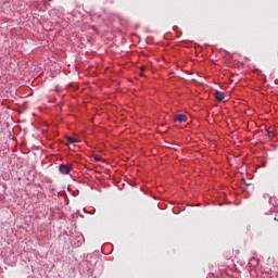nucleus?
Returning <instances> with one entry per match:
<instances>
[{"label": "nucleus", "mask_w": 278, "mask_h": 278, "mask_svg": "<svg viewBox=\"0 0 278 278\" xmlns=\"http://www.w3.org/2000/svg\"><path fill=\"white\" fill-rule=\"evenodd\" d=\"M96 160H97L98 162H101V159H99V157H96Z\"/></svg>", "instance_id": "nucleus-5"}, {"label": "nucleus", "mask_w": 278, "mask_h": 278, "mask_svg": "<svg viewBox=\"0 0 278 278\" xmlns=\"http://www.w3.org/2000/svg\"><path fill=\"white\" fill-rule=\"evenodd\" d=\"M215 98L217 101H223L225 99V93L220 92V91H216L215 92Z\"/></svg>", "instance_id": "nucleus-3"}, {"label": "nucleus", "mask_w": 278, "mask_h": 278, "mask_svg": "<svg viewBox=\"0 0 278 278\" xmlns=\"http://www.w3.org/2000/svg\"><path fill=\"white\" fill-rule=\"evenodd\" d=\"M175 121H178V123H186L187 117L185 114H178L176 115Z\"/></svg>", "instance_id": "nucleus-2"}, {"label": "nucleus", "mask_w": 278, "mask_h": 278, "mask_svg": "<svg viewBox=\"0 0 278 278\" xmlns=\"http://www.w3.org/2000/svg\"><path fill=\"white\" fill-rule=\"evenodd\" d=\"M141 71H144V67H142Z\"/></svg>", "instance_id": "nucleus-6"}, {"label": "nucleus", "mask_w": 278, "mask_h": 278, "mask_svg": "<svg viewBox=\"0 0 278 278\" xmlns=\"http://www.w3.org/2000/svg\"><path fill=\"white\" fill-rule=\"evenodd\" d=\"M59 170L62 175H68L71 173V166L62 164L60 165Z\"/></svg>", "instance_id": "nucleus-1"}, {"label": "nucleus", "mask_w": 278, "mask_h": 278, "mask_svg": "<svg viewBox=\"0 0 278 278\" xmlns=\"http://www.w3.org/2000/svg\"><path fill=\"white\" fill-rule=\"evenodd\" d=\"M67 142L70 144H75V142H79V140H77L75 137H67Z\"/></svg>", "instance_id": "nucleus-4"}]
</instances>
